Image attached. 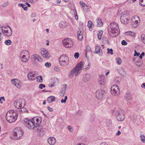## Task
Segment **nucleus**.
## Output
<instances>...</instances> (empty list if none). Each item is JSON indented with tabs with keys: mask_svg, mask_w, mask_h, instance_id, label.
Listing matches in <instances>:
<instances>
[{
	"mask_svg": "<svg viewBox=\"0 0 145 145\" xmlns=\"http://www.w3.org/2000/svg\"><path fill=\"white\" fill-rule=\"evenodd\" d=\"M108 31L109 35L111 37H117L120 32L118 24L115 22L110 23L108 27Z\"/></svg>",
	"mask_w": 145,
	"mask_h": 145,
	"instance_id": "1",
	"label": "nucleus"
},
{
	"mask_svg": "<svg viewBox=\"0 0 145 145\" xmlns=\"http://www.w3.org/2000/svg\"><path fill=\"white\" fill-rule=\"evenodd\" d=\"M83 68L82 63L81 61L78 63L74 68L72 69L69 73V77L70 78H72L74 75L76 76H77Z\"/></svg>",
	"mask_w": 145,
	"mask_h": 145,
	"instance_id": "2",
	"label": "nucleus"
},
{
	"mask_svg": "<svg viewBox=\"0 0 145 145\" xmlns=\"http://www.w3.org/2000/svg\"><path fill=\"white\" fill-rule=\"evenodd\" d=\"M17 112L14 110L8 111L6 114V118L7 121L9 123L15 122L18 117Z\"/></svg>",
	"mask_w": 145,
	"mask_h": 145,
	"instance_id": "3",
	"label": "nucleus"
},
{
	"mask_svg": "<svg viewBox=\"0 0 145 145\" xmlns=\"http://www.w3.org/2000/svg\"><path fill=\"white\" fill-rule=\"evenodd\" d=\"M23 133V131L20 127L16 128L11 135V138L12 139L19 140L22 137Z\"/></svg>",
	"mask_w": 145,
	"mask_h": 145,
	"instance_id": "4",
	"label": "nucleus"
},
{
	"mask_svg": "<svg viewBox=\"0 0 145 145\" xmlns=\"http://www.w3.org/2000/svg\"><path fill=\"white\" fill-rule=\"evenodd\" d=\"M112 114L119 121H122L125 119V112L123 110H115L112 112Z\"/></svg>",
	"mask_w": 145,
	"mask_h": 145,
	"instance_id": "5",
	"label": "nucleus"
},
{
	"mask_svg": "<svg viewBox=\"0 0 145 145\" xmlns=\"http://www.w3.org/2000/svg\"><path fill=\"white\" fill-rule=\"evenodd\" d=\"M69 58L65 54L61 55L59 58L60 65L63 67H66L69 65Z\"/></svg>",
	"mask_w": 145,
	"mask_h": 145,
	"instance_id": "6",
	"label": "nucleus"
},
{
	"mask_svg": "<svg viewBox=\"0 0 145 145\" xmlns=\"http://www.w3.org/2000/svg\"><path fill=\"white\" fill-rule=\"evenodd\" d=\"M23 123L25 126L29 129H33L35 126V122L33 120L25 118Z\"/></svg>",
	"mask_w": 145,
	"mask_h": 145,
	"instance_id": "7",
	"label": "nucleus"
},
{
	"mask_svg": "<svg viewBox=\"0 0 145 145\" xmlns=\"http://www.w3.org/2000/svg\"><path fill=\"white\" fill-rule=\"evenodd\" d=\"M21 60L24 62L27 61L29 58V54L27 50H23L20 53Z\"/></svg>",
	"mask_w": 145,
	"mask_h": 145,
	"instance_id": "8",
	"label": "nucleus"
},
{
	"mask_svg": "<svg viewBox=\"0 0 145 145\" xmlns=\"http://www.w3.org/2000/svg\"><path fill=\"white\" fill-rule=\"evenodd\" d=\"M14 107L18 108H20L21 107H24L25 105V101L23 98L20 99L14 102Z\"/></svg>",
	"mask_w": 145,
	"mask_h": 145,
	"instance_id": "9",
	"label": "nucleus"
},
{
	"mask_svg": "<svg viewBox=\"0 0 145 145\" xmlns=\"http://www.w3.org/2000/svg\"><path fill=\"white\" fill-rule=\"evenodd\" d=\"M2 32L7 37H10L12 34L11 28L8 26H3Z\"/></svg>",
	"mask_w": 145,
	"mask_h": 145,
	"instance_id": "10",
	"label": "nucleus"
},
{
	"mask_svg": "<svg viewBox=\"0 0 145 145\" xmlns=\"http://www.w3.org/2000/svg\"><path fill=\"white\" fill-rule=\"evenodd\" d=\"M129 15L128 13H122L120 18L121 22L124 24H127L129 21Z\"/></svg>",
	"mask_w": 145,
	"mask_h": 145,
	"instance_id": "11",
	"label": "nucleus"
},
{
	"mask_svg": "<svg viewBox=\"0 0 145 145\" xmlns=\"http://www.w3.org/2000/svg\"><path fill=\"white\" fill-rule=\"evenodd\" d=\"M63 43L64 46L67 48L71 47L73 45V42L69 38L64 39L63 40Z\"/></svg>",
	"mask_w": 145,
	"mask_h": 145,
	"instance_id": "12",
	"label": "nucleus"
},
{
	"mask_svg": "<svg viewBox=\"0 0 145 145\" xmlns=\"http://www.w3.org/2000/svg\"><path fill=\"white\" fill-rule=\"evenodd\" d=\"M111 92L113 95H118L120 92L119 87L116 85L113 86L111 88Z\"/></svg>",
	"mask_w": 145,
	"mask_h": 145,
	"instance_id": "13",
	"label": "nucleus"
},
{
	"mask_svg": "<svg viewBox=\"0 0 145 145\" xmlns=\"http://www.w3.org/2000/svg\"><path fill=\"white\" fill-rule=\"evenodd\" d=\"M140 21L139 17L137 16H133L131 19L132 24L135 27H136L138 26Z\"/></svg>",
	"mask_w": 145,
	"mask_h": 145,
	"instance_id": "14",
	"label": "nucleus"
},
{
	"mask_svg": "<svg viewBox=\"0 0 145 145\" xmlns=\"http://www.w3.org/2000/svg\"><path fill=\"white\" fill-rule=\"evenodd\" d=\"M105 93L104 90L102 89L98 90L96 92V97L99 99H101L103 97Z\"/></svg>",
	"mask_w": 145,
	"mask_h": 145,
	"instance_id": "15",
	"label": "nucleus"
},
{
	"mask_svg": "<svg viewBox=\"0 0 145 145\" xmlns=\"http://www.w3.org/2000/svg\"><path fill=\"white\" fill-rule=\"evenodd\" d=\"M12 84L16 86L18 88H20L21 87V82L18 79H15L11 80Z\"/></svg>",
	"mask_w": 145,
	"mask_h": 145,
	"instance_id": "16",
	"label": "nucleus"
},
{
	"mask_svg": "<svg viewBox=\"0 0 145 145\" xmlns=\"http://www.w3.org/2000/svg\"><path fill=\"white\" fill-rule=\"evenodd\" d=\"M40 53L43 57L48 59L49 58L48 51L45 49L42 48L41 50Z\"/></svg>",
	"mask_w": 145,
	"mask_h": 145,
	"instance_id": "17",
	"label": "nucleus"
},
{
	"mask_svg": "<svg viewBox=\"0 0 145 145\" xmlns=\"http://www.w3.org/2000/svg\"><path fill=\"white\" fill-rule=\"evenodd\" d=\"M27 77L29 80H34L37 77L36 74L34 72H32L28 74Z\"/></svg>",
	"mask_w": 145,
	"mask_h": 145,
	"instance_id": "18",
	"label": "nucleus"
},
{
	"mask_svg": "<svg viewBox=\"0 0 145 145\" xmlns=\"http://www.w3.org/2000/svg\"><path fill=\"white\" fill-rule=\"evenodd\" d=\"M99 83L101 85H104L105 83V80L104 75L103 74L100 75V78L99 80Z\"/></svg>",
	"mask_w": 145,
	"mask_h": 145,
	"instance_id": "19",
	"label": "nucleus"
},
{
	"mask_svg": "<svg viewBox=\"0 0 145 145\" xmlns=\"http://www.w3.org/2000/svg\"><path fill=\"white\" fill-rule=\"evenodd\" d=\"M56 139L53 137H50L48 139V142L50 145H54L56 143Z\"/></svg>",
	"mask_w": 145,
	"mask_h": 145,
	"instance_id": "20",
	"label": "nucleus"
},
{
	"mask_svg": "<svg viewBox=\"0 0 145 145\" xmlns=\"http://www.w3.org/2000/svg\"><path fill=\"white\" fill-rule=\"evenodd\" d=\"M68 26L67 22L65 21H61L59 24V26L61 28H64Z\"/></svg>",
	"mask_w": 145,
	"mask_h": 145,
	"instance_id": "21",
	"label": "nucleus"
},
{
	"mask_svg": "<svg viewBox=\"0 0 145 145\" xmlns=\"http://www.w3.org/2000/svg\"><path fill=\"white\" fill-rule=\"evenodd\" d=\"M35 128L38 132H42L43 131V129L42 126L38 124H35Z\"/></svg>",
	"mask_w": 145,
	"mask_h": 145,
	"instance_id": "22",
	"label": "nucleus"
},
{
	"mask_svg": "<svg viewBox=\"0 0 145 145\" xmlns=\"http://www.w3.org/2000/svg\"><path fill=\"white\" fill-rule=\"evenodd\" d=\"M55 100V97L54 96H51L48 98L47 101L48 103H50Z\"/></svg>",
	"mask_w": 145,
	"mask_h": 145,
	"instance_id": "23",
	"label": "nucleus"
},
{
	"mask_svg": "<svg viewBox=\"0 0 145 145\" xmlns=\"http://www.w3.org/2000/svg\"><path fill=\"white\" fill-rule=\"evenodd\" d=\"M80 4L82 5V7L84 10L86 12H88V9L86 8L87 7V6L82 1H80Z\"/></svg>",
	"mask_w": 145,
	"mask_h": 145,
	"instance_id": "24",
	"label": "nucleus"
},
{
	"mask_svg": "<svg viewBox=\"0 0 145 145\" xmlns=\"http://www.w3.org/2000/svg\"><path fill=\"white\" fill-rule=\"evenodd\" d=\"M96 22L97 27H100L103 25V23L101 21V19L100 18L97 19Z\"/></svg>",
	"mask_w": 145,
	"mask_h": 145,
	"instance_id": "25",
	"label": "nucleus"
},
{
	"mask_svg": "<svg viewBox=\"0 0 145 145\" xmlns=\"http://www.w3.org/2000/svg\"><path fill=\"white\" fill-rule=\"evenodd\" d=\"M33 56L34 57V58L35 60H37L39 62H41L42 61V58H41L40 56H39L36 54H35V55H34Z\"/></svg>",
	"mask_w": 145,
	"mask_h": 145,
	"instance_id": "26",
	"label": "nucleus"
},
{
	"mask_svg": "<svg viewBox=\"0 0 145 145\" xmlns=\"http://www.w3.org/2000/svg\"><path fill=\"white\" fill-rule=\"evenodd\" d=\"M90 79V77L89 75L88 74H86L84 76L83 78V80L84 82H87L89 81Z\"/></svg>",
	"mask_w": 145,
	"mask_h": 145,
	"instance_id": "27",
	"label": "nucleus"
},
{
	"mask_svg": "<svg viewBox=\"0 0 145 145\" xmlns=\"http://www.w3.org/2000/svg\"><path fill=\"white\" fill-rule=\"evenodd\" d=\"M82 31H78V39L80 40H81L83 39V35L82 33Z\"/></svg>",
	"mask_w": 145,
	"mask_h": 145,
	"instance_id": "28",
	"label": "nucleus"
},
{
	"mask_svg": "<svg viewBox=\"0 0 145 145\" xmlns=\"http://www.w3.org/2000/svg\"><path fill=\"white\" fill-rule=\"evenodd\" d=\"M102 52V50L101 49V48L100 46H96L95 48V53L96 54H98L100 52V51Z\"/></svg>",
	"mask_w": 145,
	"mask_h": 145,
	"instance_id": "29",
	"label": "nucleus"
},
{
	"mask_svg": "<svg viewBox=\"0 0 145 145\" xmlns=\"http://www.w3.org/2000/svg\"><path fill=\"white\" fill-rule=\"evenodd\" d=\"M125 98L127 100H130L132 99L131 96L129 93H127L125 94Z\"/></svg>",
	"mask_w": 145,
	"mask_h": 145,
	"instance_id": "30",
	"label": "nucleus"
},
{
	"mask_svg": "<svg viewBox=\"0 0 145 145\" xmlns=\"http://www.w3.org/2000/svg\"><path fill=\"white\" fill-rule=\"evenodd\" d=\"M18 5L19 6L22 7L23 9L25 11H26L27 10L28 8L24 4L20 3L18 4Z\"/></svg>",
	"mask_w": 145,
	"mask_h": 145,
	"instance_id": "31",
	"label": "nucleus"
},
{
	"mask_svg": "<svg viewBox=\"0 0 145 145\" xmlns=\"http://www.w3.org/2000/svg\"><path fill=\"white\" fill-rule=\"evenodd\" d=\"M20 108V111H21L22 112H28V110L27 109H26V108H24V107H21Z\"/></svg>",
	"mask_w": 145,
	"mask_h": 145,
	"instance_id": "32",
	"label": "nucleus"
},
{
	"mask_svg": "<svg viewBox=\"0 0 145 145\" xmlns=\"http://www.w3.org/2000/svg\"><path fill=\"white\" fill-rule=\"evenodd\" d=\"M93 24L92 22L91 21H89L88 22V26L89 28H92L93 26Z\"/></svg>",
	"mask_w": 145,
	"mask_h": 145,
	"instance_id": "33",
	"label": "nucleus"
},
{
	"mask_svg": "<svg viewBox=\"0 0 145 145\" xmlns=\"http://www.w3.org/2000/svg\"><path fill=\"white\" fill-rule=\"evenodd\" d=\"M140 140L143 143L145 142V136L143 135H140Z\"/></svg>",
	"mask_w": 145,
	"mask_h": 145,
	"instance_id": "34",
	"label": "nucleus"
},
{
	"mask_svg": "<svg viewBox=\"0 0 145 145\" xmlns=\"http://www.w3.org/2000/svg\"><path fill=\"white\" fill-rule=\"evenodd\" d=\"M103 31H101L99 32L98 34V37L99 40H100L101 39L102 36L103 35Z\"/></svg>",
	"mask_w": 145,
	"mask_h": 145,
	"instance_id": "35",
	"label": "nucleus"
},
{
	"mask_svg": "<svg viewBox=\"0 0 145 145\" xmlns=\"http://www.w3.org/2000/svg\"><path fill=\"white\" fill-rule=\"evenodd\" d=\"M139 3L142 6H145V0H139Z\"/></svg>",
	"mask_w": 145,
	"mask_h": 145,
	"instance_id": "36",
	"label": "nucleus"
},
{
	"mask_svg": "<svg viewBox=\"0 0 145 145\" xmlns=\"http://www.w3.org/2000/svg\"><path fill=\"white\" fill-rule=\"evenodd\" d=\"M5 43L6 45H9L11 44L12 42L10 40H6L5 42Z\"/></svg>",
	"mask_w": 145,
	"mask_h": 145,
	"instance_id": "37",
	"label": "nucleus"
},
{
	"mask_svg": "<svg viewBox=\"0 0 145 145\" xmlns=\"http://www.w3.org/2000/svg\"><path fill=\"white\" fill-rule=\"evenodd\" d=\"M107 53L108 54H110L111 55H112L113 54V50L111 48L109 49V48H107Z\"/></svg>",
	"mask_w": 145,
	"mask_h": 145,
	"instance_id": "38",
	"label": "nucleus"
},
{
	"mask_svg": "<svg viewBox=\"0 0 145 145\" xmlns=\"http://www.w3.org/2000/svg\"><path fill=\"white\" fill-rule=\"evenodd\" d=\"M35 120L37 122V123L36 124H38V125H40L39 124L41 122V119L40 118H37Z\"/></svg>",
	"mask_w": 145,
	"mask_h": 145,
	"instance_id": "39",
	"label": "nucleus"
},
{
	"mask_svg": "<svg viewBox=\"0 0 145 145\" xmlns=\"http://www.w3.org/2000/svg\"><path fill=\"white\" fill-rule=\"evenodd\" d=\"M37 80H39V82H42V76H38L37 78Z\"/></svg>",
	"mask_w": 145,
	"mask_h": 145,
	"instance_id": "40",
	"label": "nucleus"
},
{
	"mask_svg": "<svg viewBox=\"0 0 145 145\" xmlns=\"http://www.w3.org/2000/svg\"><path fill=\"white\" fill-rule=\"evenodd\" d=\"M91 50V48L89 46H86V53H87L88 52H89Z\"/></svg>",
	"mask_w": 145,
	"mask_h": 145,
	"instance_id": "41",
	"label": "nucleus"
},
{
	"mask_svg": "<svg viewBox=\"0 0 145 145\" xmlns=\"http://www.w3.org/2000/svg\"><path fill=\"white\" fill-rule=\"evenodd\" d=\"M116 81L117 84H119L121 81V79L120 77H117L116 78Z\"/></svg>",
	"mask_w": 145,
	"mask_h": 145,
	"instance_id": "42",
	"label": "nucleus"
},
{
	"mask_svg": "<svg viewBox=\"0 0 145 145\" xmlns=\"http://www.w3.org/2000/svg\"><path fill=\"white\" fill-rule=\"evenodd\" d=\"M67 99V96H66L65 97V99H62L61 101V102L62 103H65L66 102V100Z\"/></svg>",
	"mask_w": 145,
	"mask_h": 145,
	"instance_id": "43",
	"label": "nucleus"
},
{
	"mask_svg": "<svg viewBox=\"0 0 145 145\" xmlns=\"http://www.w3.org/2000/svg\"><path fill=\"white\" fill-rule=\"evenodd\" d=\"M116 62L118 64L120 65V64L121 62V59L120 58H117L116 59Z\"/></svg>",
	"mask_w": 145,
	"mask_h": 145,
	"instance_id": "44",
	"label": "nucleus"
},
{
	"mask_svg": "<svg viewBox=\"0 0 145 145\" xmlns=\"http://www.w3.org/2000/svg\"><path fill=\"white\" fill-rule=\"evenodd\" d=\"M135 64L136 65L138 66H140L142 65V63L138 61L135 62Z\"/></svg>",
	"mask_w": 145,
	"mask_h": 145,
	"instance_id": "45",
	"label": "nucleus"
},
{
	"mask_svg": "<svg viewBox=\"0 0 145 145\" xmlns=\"http://www.w3.org/2000/svg\"><path fill=\"white\" fill-rule=\"evenodd\" d=\"M2 26L0 25V40H1L2 39V38L1 37V35L2 33H1V31L2 32Z\"/></svg>",
	"mask_w": 145,
	"mask_h": 145,
	"instance_id": "46",
	"label": "nucleus"
},
{
	"mask_svg": "<svg viewBox=\"0 0 145 145\" xmlns=\"http://www.w3.org/2000/svg\"><path fill=\"white\" fill-rule=\"evenodd\" d=\"M9 4V2H7L4 3L2 5V6L3 7H6L7 5H8Z\"/></svg>",
	"mask_w": 145,
	"mask_h": 145,
	"instance_id": "47",
	"label": "nucleus"
},
{
	"mask_svg": "<svg viewBox=\"0 0 145 145\" xmlns=\"http://www.w3.org/2000/svg\"><path fill=\"white\" fill-rule=\"evenodd\" d=\"M141 39L143 42V41H145V35L144 34H142L141 35Z\"/></svg>",
	"mask_w": 145,
	"mask_h": 145,
	"instance_id": "48",
	"label": "nucleus"
},
{
	"mask_svg": "<svg viewBox=\"0 0 145 145\" xmlns=\"http://www.w3.org/2000/svg\"><path fill=\"white\" fill-rule=\"evenodd\" d=\"M135 53L134 54V56H138L140 55V53L139 52H137L136 50H134Z\"/></svg>",
	"mask_w": 145,
	"mask_h": 145,
	"instance_id": "49",
	"label": "nucleus"
},
{
	"mask_svg": "<svg viewBox=\"0 0 145 145\" xmlns=\"http://www.w3.org/2000/svg\"><path fill=\"white\" fill-rule=\"evenodd\" d=\"M56 81H57V78H56L55 79H54V81L53 82V84H52L50 86H49L51 87H52L55 86V83L56 82Z\"/></svg>",
	"mask_w": 145,
	"mask_h": 145,
	"instance_id": "50",
	"label": "nucleus"
},
{
	"mask_svg": "<svg viewBox=\"0 0 145 145\" xmlns=\"http://www.w3.org/2000/svg\"><path fill=\"white\" fill-rule=\"evenodd\" d=\"M51 65V64L50 63L46 62L45 63L44 65L46 67H50Z\"/></svg>",
	"mask_w": 145,
	"mask_h": 145,
	"instance_id": "51",
	"label": "nucleus"
},
{
	"mask_svg": "<svg viewBox=\"0 0 145 145\" xmlns=\"http://www.w3.org/2000/svg\"><path fill=\"white\" fill-rule=\"evenodd\" d=\"M79 54L78 52H76L74 55V57L76 59H78L79 56Z\"/></svg>",
	"mask_w": 145,
	"mask_h": 145,
	"instance_id": "52",
	"label": "nucleus"
},
{
	"mask_svg": "<svg viewBox=\"0 0 145 145\" xmlns=\"http://www.w3.org/2000/svg\"><path fill=\"white\" fill-rule=\"evenodd\" d=\"M45 85L42 84H40L39 86V88L40 89H42L43 88H45Z\"/></svg>",
	"mask_w": 145,
	"mask_h": 145,
	"instance_id": "53",
	"label": "nucleus"
},
{
	"mask_svg": "<svg viewBox=\"0 0 145 145\" xmlns=\"http://www.w3.org/2000/svg\"><path fill=\"white\" fill-rule=\"evenodd\" d=\"M74 14L75 15L74 17H75V19H76V20H77L78 19V16L77 15V12H76V10H75V12H74Z\"/></svg>",
	"mask_w": 145,
	"mask_h": 145,
	"instance_id": "54",
	"label": "nucleus"
},
{
	"mask_svg": "<svg viewBox=\"0 0 145 145\" xmlns=\"http://www.w3.org/2000/svg\"><path fill=\"white\" fill-rule=\"evenodd\" d=\"M121 44L123 45H127V43L125 41V40H123L121 42Z\"/></svg>",
	"mask_w": 145,
	"mask_h": 145,
	"instance_id": "55",
	"label": "nucleus"
},
{
	"mask_svg": "<svg viewBox=\"0 0 145 145\" xmlns=\"http://www.w3.org/2000/svg\"><path fill=\"white\" fill-rule=\"evenodd\" d=\"M68 128L69 131L71 132L73 131V129L72 127L70 126H68Z\"/></svg>",
	"mask_w": 145,
	"mask_h": 145,
	"instance_id": "56",
	"label": "nucleus"
},
{
	"mask_svg": "<svg viewBox=\"0 0 145 145\" xmlns=\"http://www.w3.org/2000/svg\"><path fill=\"white\" fill-rule=\"evenodd\" d=\"M90 67V63H88V66L86 67V68L85 69L84 68V69H86V70L87 69H89Z\"/></svg>",
	"mask_w": 145,
	"mask_h": 145,
	"instance_id": "57",
	"label": "nucleus"
},
{
	"mask_svg": "<svg viewBox=\"0 0 145 145\" xmlns=\"http://www.w3.org/2000/svg\"><path fill=\"white\" fill-rule=\"evenodd\" d=\"M54 69L57 71H59V69L57 66H55L54 67Z\"/></svg>",
	"mask_w": 145,
	"mask_h": 145,
	"instance_id": "58",
	"label": "nucleus"
},
{
	"mask_svg": "<svg viewBox=\"0 0 145 145\" xmlns=\"http://www.w3.org/2000/svg\"><path fill=\"white\" fill-rule=\"evenodd\" d=\"M144 52H142L139 58L140 59H142V56H144Z\"/></svg>",
	"mask_w": 145,
	"mask_h": 145,
	"instance_id": "59",
	"label": "nucleus"
},
{
	"mask_svg": "<svg viewBox=\"0 0 145 145\" xmlns=\"http://www.w3.org/2000/svg\"><path fill=\"white\" fill-rule=\"evenodd\" d=\"M129 35L133 37L135 35V34L132 32L130 31L129 33Z\"/></svg>",
	"mask_w": 145,
	"mask_h": 145,
	"instance_id": "60",
	"label": "nucleus"
},
{
	"mask_svg": "<svg viewBox=\"0 0 145 145\" xmlns=\"http://www.w3.org/2000/svg\"><path fill=\"white\" fill-rule=\"evenodd\" d=\"M48 110L50 112H52L53 111V109L52 108L50 107L49 106L47 107Z\"/></svg>",
	"mask_w": 145,
	"mask_h": 145,
	"instance_id": "61",
	"label": "nucleus"
},
{
	"mask_svg": "<svg viewBox=\"0 0 145 145\" xmlns=\"http://www.w3.org/2000/svg\"><path fill=\"white\" fill-rule=\"evenodd\" d=\"M128 102H127V104L128 105H131V100H127Z\"/></svg>",
	"mask_w": 145,
	"mask_h": 145,
	"instance_id": "62",
	"label": "nucleus"
},
{
	"mask_svg": "<svg viewBox=\"0 0 145 145\" xmlns=\"http://www.w3.org/2000/svg\"><path fill=\"white\" fill-rule=\"evenodd\" d=\"M121 134V132L120 131H118L117 133L116 134V135L117 136H119L120 135V134Z\"/></svg>",
	"mask_w": 145,
	"mask_h": 145,
	"instance_id": "63",
	"label": "nucleus"
},
{
	"mask_svg": "<svg viewBox=\"0 0 145 145\" xmlns=\"http://www.w3.org/2000/svg\"><path fill=\"white\" fill-rule=\"evenodd\" d=\"M101 145H108L106 143L104 142L101 143Z\"/></svg>",
	"mask_w": 145,
	"mask_h": 145,
	"instance_id": "64",
	"label": "nucleus"
}]
</instances>
